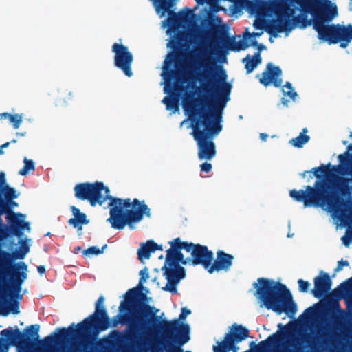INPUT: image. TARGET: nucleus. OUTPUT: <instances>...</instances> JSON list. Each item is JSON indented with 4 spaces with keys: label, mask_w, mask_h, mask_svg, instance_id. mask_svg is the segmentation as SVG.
<instances>
[{
    "label": "nucleus",
    "mask_w": 352,
    "mask_h": 352,
    "mask_svg": "<svg viewBox=\"0 0 352 352\" xmlns=\"http://www.w3.org/2000/svg\"><path fill=\"white\" fill-rule=\"evenodd\" d=\"M199 52L191 78L199 82L202 91L209 98H195V92L187 91L183 109L190 122V135L197 142L199 160L210 161L217 153L213 139L222 130V111L230 100L232 85L226 81V72L217 65L216 59L205 51Z\"/></svg>",
    "instance_id": "1"
},
{
    "label": "nucleus",
    "mask_w": 352,
    "mask_h": 352,
    "mask_svg": "<svg viewBox=\"0 0 352 352\" xmlns=\"http://www.w3.org/2000/svg\"><path fill=\"white\" fill-rule=\"evenodd\" d=\"M105 298L100 296L95 303L94 312L78 324L72 323L68 327H58L55 331L45 337L43 342L51 344L54 336L58 334V340H72L78 333L85 336L80 346L82 352L99 351L100 346L96 344L100 333L118 324L126 325V334L118 330H113L103 342L104 352H132V319L120 313L111 318L104 305Z\"/></svg>",
    "instance_id": "2"
},
{
    "label": "nucleus",
    "mask_w": 352,
    "mask_h": 352,
    "mask_svg": "<svg viewBox=\"0 0 352 352\" xmlns=\"http://www.w3.org/2000/svg\"><path fill=\"white\" fill-rule=\"evenodd\" d=\"M296 5L300 7L302 12L310 13L314 16L313 26L318 33L317 27L315 26L316 23H320L323 27L329 26V25H325V21H331L338 14L336 6L327 0H276L273 4L276 18L267 22L263 19H256L253 23L254 28L264 29L273 37H277L278 33L292 31L304 19L300 15H295L296 11L298 10ZM270 41L274 42L272 37L270 38Z\"/></svg>",
    "instance_id": "3"
},
{
    "label": "nucleus",
    "mask_w": 352,
    "mask_h": 352,
    "mask_svg": "<svg viewBox=\"0 0 352 352\" xmlns=\"http://www.w3.org/2000/svg\"><path fill=\"white\" fill-rule=\"evenodd\" d=\"M168 243L170 248L166 250L165 262L162 267L167 283L162 289L174 294L177 293V285L186 276V270L180 264L201 265L209 272L214 254L206 245L182 241L179 237Z\"/></svg>",
    "instance_id": "4"
},
{
    "label": "nucleus",
    "mask_w": 352,
    "mask_h": 352,
    "mask_svg": "<svg viewBox=\"0 0 352 352\" xmlns=\"http://www.w3.org/2000/svg\"><path fill=\"white\" fill-rule=\"evenodd\" d=\"M257 281L258 284H254L256 294L266 309L278 314L285 313L293 316L296 314V305L285 285L265 278H259Z\"/></svg>",
    "instance_id": "5"
},
{
    "label": "nucleus",
    "mask_w": 352,
    "mask_h": 352,
    "mask_svg": "<svg viewBox=\"0 0 352 352\" xmlns=\"http://www.w3.org/2000/svg\"><path fill=\"white\" fill-rule=\"evenodd\" d=\"M305 190H291L290 197L298 202H303L305 207L327 206L329 210L340 211L343 214L347 211L342 209L346 206V203L340 195L331 190L332 188L329 183L316 181L314 186H305Z\"/></svg>",
    "instance_id": "6"
},
{
    "label": "nucleus",
    "mask_w": 352,
    "mask_h": 352,
    "mask_svg": "<svg viewBox=\"0 0 352 352\" xmlns=\"http://www.w3.org/2000/svg\"><path fill=\"white\" fill-rule=\"evenodd\" d=\"M139 276L138 284L133 287V340L135 334H149L151 318L155 315L153 307L148 305L149 290L144 286L150 278L148 268L144 267L139 272Z\"/></svg>",
    "instance_id": "7"
},
{
    "label": "nucleus",
    "mask_w": 352,
    "mask_h": 352,
    "mask_svg": "<svg viewBox=\"0 0 352 352\" xmlns=\"http://www.w3.org/2000/svg\"><path fill=\"white\" fill-rule=\"evenodd\" d=\"M6 280L14 294V298L7 296L8 301L0 296V316H8L10 314H20L19 300L23 298L21 294L22 285L28 278V267L24 261L14 263L11 267H4Z\"/></svg>",
    "instance_id": "8"
},
{
    "label": "nucleus",
    "mask_w": 352,
    "mask_h": 352,
    "mask_svg": "<svg viewBox=\"0 0 352 352\" xmlns=\"http://www.w3.org/2000/svg\"><path fill=\"white\" fill-rule=\"evenodd\" d=\"M7 221L10 224V227H7L6 234H1V239H0V247L6 245L7 243H9V251L0 250L4 267H11L16 263V259H24L30 250V245L27 244L30 239L25 236V241L23 240L24 230L20 228L18 223L14 222L9 214H7Z\"/></svg>",
    "instance_id": "9"
},
{
    "label": "nucleus",
    "mask_w": 352,
    "mask_h": 352,
    "mask_svg": "<svg viewBox=\"0 0 352 352\" xmlns=\"http://www.w3.org/2000/svg\"><path fill=\"white\" fill-rule=\"evenodd\" d=\"M173 38L170 41L168 46H170L173 49L175 52L172 54H170L168 58L170 59H166L164 62L163 73L162 76L166 81V85L164 88L165 93L170 94L172 90L178 91H182L184 87L179 85V82H184L185 80L181 78L180 74L178 71L172 69L170 68L172 63L174 61L177 63L178 58L181 56V53L178 52V50L184 47L189 37V34L187 32L180 30L178 29L175 32Z\"/></svg>",
    "instance_id": "10"
},
{
    "label": "nucleus",
    "mask_w": 352,
    "mask_h": 352,
    "mask_svg": "<svg viewBox=\"0 0 352 352\" xmlns=\"http://www.w3.org/2000/svg\"><path fill=\"white\" fill-rule=\"evenodd\" d=\"M39 330L40 325L38 324L29 325L26 327L23 331H21L17 326H15L14 329L12 327H9L2 330L0 335L3 342H2V347H1V352H9L10 346H15L21 341H25L28 343L38 342V344L42 348L46 349L50 346L56 344V343L60 344L70 340H58L56 339L58 334H56L54 336V341L51 344H46L43 342V339L41 340L40 339Z\"/></svg>",
    "instance_id": "11"
},
{
    "label": "nucleus",
    "mask_w": 352,
    "mask_h": 352,
    "mask_svg": "<svg viewBox=\"0 0 352 352\" xmlns=\"http://www.w3.org/2000/svg\"><path fill=\"white\" fill-rule=\"evenodd\" d=\"M109 201V217L107 219L111 228L122 230L126 226L132 229V201L130 198L122 199L113 197L110 192L104 194L102 204Z\"/></svg>",
    "instance_id": "12"
},
{
    "label": "nucleus",
    "mask_w": 352,
    "mask_h": 352,
    "mask_svg": "<svg viewBox=\"0 0 352 352\" xmlns=\"http://www.w3.org/2000/svg\"><path fill=\"white\" fill-rule=\"evenodd\" d=\"M318 30V38L327 41L329 44L340 43L342 48H346L352 41V25L346 26L340 24H331L323 27L319 23L316 25Z\"/></svg>",
    "instance_id": "13"
},
{
    "label": "nucleus",
    "mask_w": 352,
    "mask_h": 352,
    "mask_svg": "<svg viewBox=\"0 0 352 352\" xmlns=\"http://www.w3.org/2000/svg\"><path fill=\"white\" fill-rule=\"evenodd\" d=\"M103 192L107 194L110 189L102 182L79 183L74 187L75 197L82 201H88L91 206H102Z\"/></svg>",
    "instance_id": "14"
},
{
    "label": "nucleus",
    "mask_w": 352,
    "mask_h": 352,
    "mask_svg": "<svg viewBox=\"0 0 352 352\" xmlns=\"http://www.w3.org/2000/svg\"><path fill=\"white\" fill-rule=\"evenodd\" d=\"M156 13L163 17L168 14V17L165 19L164 23L168 27V30L175 32L181 28L178 12L173 10L176 5L177 0H150Z\"/></svg>",
    "instance_id": "15"
},
{
    "label": "nucleus",
    "mask_w": 352,
    "mask_h": 352,
    "mask_svg": "<svg viewBox=\"0 0 352 352\" xmlns=\"http://www.w3.org/2000/svg\"><path fill=\"white\" fill-rule=\"evenodd\" d=\"M111 52L114 54V66L122 70L126 76H132V53L129 47L122 43H114L111 47Z\"/></svg>",
    "instance_id": "16"
},
{
    "label": "nucleus",
    "mask_w": 352,
    "mask_h": 352,
    "mask_svg": "<svg viewBox=\"0 0 352 352\" xmlns=\"http://www.w3.org/2000/svg\"><path fill=\"white\" fill-rule=\"evenodd\" d=\"M352 150V144L348 146L347 151L338 155V160L340 163L341 173L351 176V179L340 178V192L342 195H346L352 191V154L349 151Z\"/></svg>",
    "instance_id": "17"
},
{
    "label": "nucleus",
    "mask_w": 352,
    "mask_h": 352,
    "mask_svg": "<svg viewBox=\"0 0 352 352\" xmlns=\"http://www.w3.org/2000/svg\"><path fill=\"white\" fill-rule=\"evenodd\" d=\"M281 76V69L278 66L274 65L272 63H268L265 69L259 78V82L265 87L272 84L274 87H279L283 83Z\"/></svg>",
    "instance_id": "18"
},
{
    "label": "nucleus",
    "mask_w": 352,
    "mask_h": 352,
    "mask_svg": "<svg viewBox=\"0 0 352 352\" xmlns=\"http://www.w3.org/2000/svg\"><path fill=\"white\" fill-rule=\"evenodd\" d=\"M232 331L226 333L229 352H238L239 348L236 345L249 336V330L241 324H234L232 326Z\"/></svg>",
    "instance_id": "19"
},
{
    "label": "nucleus",
    "mask_w": 352,
    "mask_h": 352,
    "mask_svg": "<svg viewBox=\"0 0 352 352\" xmlns=\"http://www.w3.org/2000/svg\"><path fill=\"white\" fill-rule=\"evenodd\" d=\"M314 288L311 293L316 298H320L330 292L332 280L327 273L320 272V275L314 278Z\"/></svg>",
    "instance_id": "20"
},
{
    "label": "nucleus",
    "mask_w": 352,
    "mask_h": 352,
    "mask_svg": "<svg viewBox=\"0 0 352 352\" xmlns=\"http://www.w3.org/2000/svg\"><path fill=\"white\" fill-rule=\"evenodd\" d=\"M234 256L232 254L219 250L217 252V258L214 263L212 262L209 269V273L219 272L222 270L228 271L232 265Z\"/></svg>",
    "instance_id": "21"
},
{
    "label": "nucleus",
    "mask_w": 352,
    "mask_h": 352,
    "mask_svg": "<svg viewBox=\"0 0 352 352\" xmlns=\"http://www.w3.org/2000/svg\"><path fill=\"white\" fill-rule=\"evenodd\" d=\"M221 23V19L216 16H209L208 19L202 21L201 25L203 27L208 29L210 33L212 36H219L221 38L226 37L227 39L230 41L232 38L227 37L226 32L223 25H220Z\"/></svg>",
    "instance_id": "22"
},
{
    "label": "nucleus",
    "mask_w": 352,
    "mask_h": 352,
    "mask_svg": "<svg viewBox=\"0 0 352 352\" xmlns=\"http://www.w3.org/2000/svg\"><path fill=\"white\" fill-rule=\"evenodd\" d=\"M70 210L74 217L68 220V224L77 230L78 235H81L83 226L89 224L90 220L87 215L77 207L72 206Z\"/></svg>",
    "instance_id": "23"
},
{
    "label": "nucleus",
    "mask_w": 352,
    "mask_h": 352,
    "mask_svg": "<svg viewBox=\"0 0 352 352\" xmlns=\"http://www.w3.org/2000/svg\"><path fill=\"white\" fill-rule=\"evenodd\" d=\"M162 246L157 244L153 240H148L146 243H142L138 250V258L141 263H144L145 260L149 259L151 253L156 250H162Z\"/></svg>",
    "instance_id": "24"
},
{
    "label": "nucleus",
    "mask_w": 352,
    "mask_h": 352,
    "mask_svg": "<svg viewBox=\"0 0 352 352\" xmlns=\"http://www.w3.org/2000/svg\"><path fill=\"white\" fill-rule=\"evenodd\" d=\"M151 216V209L144 201L133 198V224L141 221L144 217L150 218Z\"/></svg>",
    "instance_id": "25"
},
{
    "label": "nucleus",
    "mask_w": 352,
    "mask_h": 352,
    "mask_svg": "<svg viewBox=\"0 0 352 352\" xmlns=\"http://www.w3.org/2000/svg\"><path fill=\"white\" fill-rule=\"evenodd\" d=\"M123 300L120 302L118 312L129 319H132V288L128 289L122 295Z\"/></svg>",
    "instance_id": "26"
},
{
    "label": "nucleus",
    "mask_w": 352,
    "mask_h": 352,
    "mask_svg": "<svg viewBox=\"0 0 352 352\" xmlns=\"http://www.w3.org/2000/svg\"><path fill=\"white\" fill-rule=\"evenodd\" d=\"M283 340V336L279 332H276L267 337L265 340L258 344L259 349L262 351H267L270 349L278 346Z\"/></svg>",
    "instance_id": "27"
},
{
    "label": "nucleus",
    "mask_w": 352,
    "mask_h": 352,
    "mask_svg": "<svg viewBox=\"0 0 352 352\" xmlns=\"http://www.w3.org/2000/svg\"><path fill=\"white\" fill-rule=\"evenodd\" d=\"M20 195L15 188L10 186L6 180V173L0 172V197L2 196L11 197L12 198H18Z\"/></svg>",
    "instance_id": "28"
},
{
    "label": "nucleus",
    "mask_w": 352,
    "mask_h": 352,
    "mask_svg": "<svg viewBox=\"0 0 352 352\" xmlns=\"http://www.w3.org/2000/svg\"><path fill=\"white\" fill-rule=\"evenodd\" d=\"M242 62L245 63L246 72L249 74L261 63V54L259 52H257L253 57L248 54L242 60Z\"/></svg>",
    "instance_id": "29"
},
{
    "label": "nucleus",
    "mask_w": 352,
    "mask_h": 352,
    "mask_svg": "<svg viewBox=\"0 0 352 352\" xmlns=\"http://www.w3.org/2000/svg\"><path fill=\"white\" fill-rule=\"evenodd\" d=\"M307 133V129L306 128L303 129L298 137L289 140V144L296 148H302L310 140V137L306 135Z\"/></svg>",
    "instance_id": "30"
},
{
    "label": "nucleus",
    "mask_w": 352,
    "mask_h": 352,
    "mask_svg": "<svg viewBox=\"0 0 352 352\" xmlns=\"http://www.w3.org/2000/svg\"><path fill=\"white\" fill-rule=\"evenodd\" d=\"M11 218H12L14 222H16L20 226V228L23 230H27L28 232H30V223L28 221H25V214H23L21 212H12V217H11Z\"/></svg>",
    "instance_id": "31"
},
{
    "label": "nucleus",
    "mask_w": 352,
    "mask_h": 352,
    "mask_svg": "<svg viewBox=\"0 0 352 352\" xmlns=\"http://www.w3.org/2000/svg\"><path fill=\"white\" fill-rule=\"evenodd\" d=\"M179 19L181 28L190 24L192 17L193 12L188 8H185L178 12Z\"/></svg>",
    "instance_id": "32"
},
{
    "label": "nucleus",
    "mask_w": 352,
    "mask_h": 352,
    "mask_svg": "<svg viewBox=\"0 0 352 352\" xmlns=\"http://www.w3.org/2000/svg\"><path fill=\"white\" fill-rule=\"evenodd\" d=\"M250 45L252 46H257L258 49V52L261 53V51L265 49V46L263 44H258L257 41L256 39H253L251 41V43H248L245 41H240L238 43V45L236 47H231L232 50L239 51V50H244L247 48H248Z\"/></svg>",
    "instance_id": "33"
},
{
    "label": "nucleus",
    "mask_w": 352,
    "mask_h": 352,
    "mask_svg": "<svg viewBox=\"0 0 352 352\" xmlns=\"http://www.w3.org/2000/svg\"><path fill=\"white\" fill-rule=\"evenodd\" d=\"M162 102L166 105L168 110H172L173 112L179 110L178 100L174 97L165 96Z\"/></svg>",
    "instance_id": "34"
},
{
    "label": "nucleus",
    "mask_w": 352,
    "mask_h": 352,
    "mask_svg": "<svg viewBox=\"0 0 352 352\" xmlns=\"http://www.w3.org/2000/svg\"><path fill=\"white\" fill-rule=\"evenodd\" d=\"M16 198H12L11 197H7V196H2L0 197V203L4 204L6 206V208L8 212H10L12 215L10 217H12V212L13 209L15 207H18L19 204L17 202L14 201Z\"/></svg>",
    "instance_id": "35"
},
{
    "label": "nucleus",
    "mask_w": 352,
    "mask_h": 352,
    "mask_svg": "<svg viewBox=\"0 0 352 352\" xmlns=\"http://www.w3.org/2000/svg\"><path fill=\"white\" fill-rule=\"evenodd\" d=\"M24 166L21 170H19V175L22 176L27 175L31 170H34L35 163L32 160H29L26 157L23 159Z\"/></svg>",
    "instance_id": "36"
},
{
    "label": "nucleus",
    "mask_w": 352,
    "mask_h": 352,
    "mask_svg": "<svg viewBox=\"0 0 352 352\" xmlns=\"http://www.w3.org/2000/svg\"><path fill=\"white\" fill-rule=\"evenodd\" d=\"M329 166L330 164L328 166L322 165L320 167H315L311 172L314 173L316 178L320 179L323 175H328L330 173L331 170L329 169Z\"/></svg>",
    "instance_id": "37"
},
{
    "label": "nucleus",
    "mask_w": 352,
    "mask_h": 352,
    "mask_svg": "<svg viewBox=\"0 0 352 352\" xmlns=\"http://www.w3.org/2000/svg\"><path fill=\"white\" fill-rule=\"evenodd\" d=\"M282 91L284 95L289 96L293 100H294L297 96V93L294 91L292 85L289 82H287L283 87Z\"/></svg>",
    "instance_id": "38"
},
{
    "label": "nucleus",
    "mask_w": 352,
    "mask_h": 352,
    "mask_svg": "<svg viewBox=\"0 0 352 352\" xmlns=\"http://www.w3.org/2000/svg\"><path fill=\"white\" fill-rule=\"evenodd\" d=\"M214 352H229L228 340L226 339V334L225 335L224 340L221 342H217V346H213Z\"/></svg>",
    "instance_id": "39"
},
{
    "label": "nucleus",
    "mask_w": 352,
    "mask_h": 352,
    "mask_svg": "<svg viewBox=\"0 0 352 352\" xmlns=\"http://www.w3.org/2000/svg\"><path fill=\"white\" fill-rule=\"evenodd\" d=\"M9 120L14 129H17L23 122V114H12Z\"/></svg>",
    "instance_id": "40"
},
{
    "label": "nucleus",
    "mask_w": 352,
    "mask_h": 352,
    "mask_svg": "<svg viewBox=\"0 0 352 352\" xmlns=\"http://www.w3.org/2000/svg\"><path fill=\"white\" fill-rule=\"evenodd\" d=\"M82 254L87 257L100 255L99 248L97 246H90L82 251Z\"/></svg>",
    "instance_id": "41"
},
{
    "label": "nucleus",
    "mask_w": 352,
    "mask_h": 352,
    "mask_svg": "<svg viewBox=\"0 0 352 352\" xmlns=\"http://www.w3.org/2000/svg\"><path fill=\"white\" fill-rule=\"evenodd\" d=\"M299 290L301 292H307L310 286V283L308 281L304 280L303 279H299L298 280Z\"/></svg>",
    "instance_id": "42"
},
{
    "label": "nucleus",
    "mask_w": 352,
    "mask_h": 352,
    "mask_svg": "<svg viewBox=\"0 0 352 352\" xmlns=\"http://www.w3.org/2000/svg\"><path fill=\"white\" fill-rule=\"evenodd\" d=\"M343 244L348 247L352 241V231L346 232V235L342 237Z\"/></svg>",
    "instance_id": "43"
},
{
    "label": "nucleus",
    "mask_w": 352,
    "mask_h": 352,
    "mask_svg": "<svg viewBox=\"0 0 352 352\" xmlns=\"http://www.w3.org/2000/svg\"><path fill=\"white\" fill-rule=\"evenodd\" d=\"M346 287H352V277L342 283L337 289H334L333 292L336 293L340 288L347 289Z\"/></svg>",
    "instance_id": "44"
},
{
    "label": "nucleus",
    "mask_w": 352,
    "mask_h": 352,
    "mask_svg": "<svg viewBox=\"0 0 352 352\" xmlns=\"http://www.w3.org/2000/svg\"><path fill=\"white\" fill-rule=\"evenodd\" d=\"M263 34L262 32H249L248 30H246L244 32L243 37L245 40H248L251 37H259Z\"/></svg>",
    "instance_id": "45"
},
{
    "label": "nucleus",
    "mask_w": 352,
    "mask_h": 352,
    "mask_svg": "<svg viewBox=\"0 0 352 352\" xmlns=\"http://www.w3.org/2000/svg\"><path fill=\"white\" fill-rule=\"evenodd\" d=\"M7 227H10V224L8 223V224H4L3 223V220L1 217H0V229L2 230V232H0V239H1V234H6L8 232Z\"/></svg>",
    "instance_id": "46"
},
{
    "label": "nucleus",
    "mask_w": 352,
    "mask_h": 352,
    "mask_svg": "<svg viewBox=\"0 0 352 352\" xmlns=\"http://www.w3.org/2000/svg\"><path fill=\"white\" fill-rule=\"evenodd\" d=\"M212 164L210 163H208L206 162L200 165L201 171L205 172L206 173L210 172V170H212Z\"/></svg>",
    "instance_id": "47"
},
{
    "label": "nucleus",
    "mask_w": 352,
    "mask_h": 352,
    "mask_svg": "<svg viewBox=\"0 0 352 352\" xmlns=\"http://www.w3.org/2000/svg\"><path fill=\"white\" fill-rule=\"evenodd\" d=\"M349 265V263L348 261H346V260H345V261L341 260V261H338V266L336 268L335 271L336 272H339L340 270H342L343 266H348Z\"/></svg>",
    "instance_id": "48"
},
{
    "label": "nucleus",
    "mask_w": 352,
    "mask_h": 352,
    "mask_svg": "<svg viewBox=\"0 0 352 352\" xmlns=\"http://www.w3.org/2000/svg\"><path fill=\"white\" fill-rule=\"evenodd\" d=\"M3 214H6V216L7 214H9L10 216V213L7 210L6 206L4 204L0 203V217Z\"/></svg>",
    "instance_id": "49"
},
{
    "label": "nucleus",
    "mask_w": 352,
    "mask_h": 352,
    "mask_svg": "<svg viewBox=\"0 0 352 352\" xmlns=\"http://www.w3.org/2000/svg\"><path fill=\"white\" fill-rule=\"evenodd\" d=\"M37 270H38V272L39 273V274L42 276L46 272L45 266L41 265L37 267Z\"/></svg>",
    "instance_id": "50"
},
{
    "label": "nucleus",
    "mask_w": 352,
    "mask_h": 352,
    "mask_svg": "<svg viewBox=\"0 0 352 352\" xmlns=\"http://www.w3.org/2000/svg\"><path fill=\"white\" fill-rule=\"evenodd\" d=\"M332 307L334 310L341 312L342 310L340 307V304L338 301H335L332 303Z\"/></svg>",
    "instance_id": "51"
},
{
    "label": "nucleus",
    "mask_w": 352,
    "mask_h": 352,
    "mask_svg": "<svg viewBox=\"0 0 352 352\" xmlns=\"http://www.w3.org/2000/svg\"><path fill=\"white\" fill-rule=\"evenodd\" d=\"M12 114L10 113H7V112H5V113H2L0 114V117L1 118H8L10 120V118H11Z\"/></svg>",
    "instance_id": "52"
},
{
    "label": "nucleus",
    "mask_w": 352,
    "mask_h": 352,
    "mask_svg": "<svg viewBox=\"0 0 352 352\" xmlns=\"http://www.w3.org/2000/svg\"><path fill=\"white\" fill-rule=\"evenodd\" d=\"M285 352H303L300 346H295V350L292 351L290 349L286 350Z\"/></svg>",
    "instance_id": "53"
},
{
    "label": "nucleus",
    "mask_w": 352,
    "mask_h": 352,
    "mask_svg": "<svg viewBox=\"0 0 352 352\" xmlns=\"http://www.w3.org/2000/svg\"><path fill=\"white\" fill-rule=\"evenodd\" d=\"M314 309L312 307H309L305 310V313L309 314L310 316L314 314Z\"/></svg>",
    "instance_id": "54"
},
{
    "label": "nucleus",
    "mask_w": 352,
    "mask_h": 352,
    "mask_svg": "<svg viewBox=\"0 0 352 352\" xmlns=\"http://www.w3.org/2000/svg\"><path fill=\"white\" fill-rule=\"evenodd\" d=\"M107 244H104L100 249L99 248L100 254H102L104 252V250L107 249Z\"/></svg>",
    "instance_id": "55"
},
{
    "label": "nucleus",
    "mask_w": 352,
    "mask_h": 352,
    "mask_svg": "<svg viewBox=\"0 0 352 352\" xmlns=\"http://www.w3.org/2000/svg\"><path fill=\"white\" fill-rule=\"evenodd\" d=\"M11 142H6L4 144H3L0 147H1V148L4 149V148H7L9 147V146L10 145Z\"/></svg>",
    "instance_id": "56"
},
{
    "label": "nucleus",
    "mask_w": 352,
    "mask_h": 352,
    "mask_svg": "<svg viewBox=\"0 0 352 352\" xmlns=\"http://www.w3.org/2000/svg\"><path fill=\"white\" fill-rule=\"evenodd\" d=\"M260 137H261L262 140L265 141L267 138L268 135L267 134H265V133H261Z\"/></svg>",
    "instance_id": "57"
},
{
    "label": "nucleus",
    "mask_w": 352,
    "mask_h": 352,
    "mask_svg": "<svg viewBox=\"0 0 352 352\" xmlns=\"http://www.w3.org/2000/svg\"><path fill=\"white\" fill-rule=\"evenodd\" d=\"M80 250H81V247H80V246L76 247L74 249V253H76V254L78 253V252L80 251Z\"/></svg>",
    "instance_id": "58"
},
{
    "label": "nucleus",
    "mask_w": 352,
    "mask_h": 352,
    "mask_svg": "<svg viewBox=\"0 0 352 352\" xmlns=\"http://www.w3.org/2000/svg\"><path fill=\"white\" fill-rule=\"evenodd\" d=\"M25 134H26V133H25V132H24V133H19V132H17V133H16V135H17V136H21V137L25 136Z\"/></svg>",
    "instance_id": "59"
},
{
    "label": "nucleus",
    "mask_w": 352,
    "mask_h": 352,
    "mask_svg": "<svg viewBox=\"0 0 352 352\" xmlns=\"http://www.w3.org/2000/svg\"><path fill=\"white\" fill-rule=\"evenodd\" d=\"M281 101H282V103H283L284 105H287V102H288V100H285L284 98H282Z\"/></svg>",
    "instance_id": "60"
},
{
    "label": "nucleus",
    "mask_w": 352,
    "mask_h": 352,
    "mask_svg": "<svg viewBox=\"0 0 352 352\" xmlns=\"http://www.w3.org/2000/svg\"><path fill=\"white\" fill-rule=\"evenodd\" d=\"M310 172H311V171H308V170L304 171V172L301 174V175H302V177H305V175H306V174H307V173H310Z\"/></svg>",
    "instance_id": "61"
},
{
    "label": "nucleus",
    "mask_w": 352,
    "mask_h": 352,
    "mask_svg": "<svg viewBox=\"0 0 352 352\" xmlns=\"http://www.w3.org/2000/svg\"><path fill=\"white\" fill-rule=\"evenodd\" d=\"M5 153L4 151L1 147H0V155H3Z\"/></svg>",
    "instance_id": "62"
},
{
    "label": "nucleus",
    "mask_w": 352,
    "mask_h": 352,
    "mask_svg": "<svg viewBox=\"0 0 352 352\" xmlns=\"http://www.w3.org/2000/svg\"><path fill=\"white\" fill-rule=\"evenodd\" d=\"M16 142H17V140L16 139H13L10 142H11V144H14V143H16Z\"/></svg>",
    "instance_id": "63"
},
{
    "label": "nucleus",
    "mask_w": 352,
    "mask_h": 352,
    "mask_svg": "<svg viewBox=\"0 0 352 352\" xmlns=\"http://www.w3.org/2000/svg\"><path fill=\"white\" fill-rule=\"evenodd\" d=\"M333 337L334 339H336V338H338V334H335V335H333Z\"/></svg>",
    "instance_id": "64"
}]
</instances>
